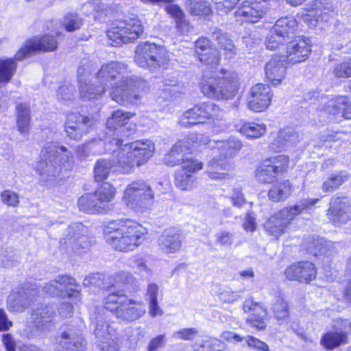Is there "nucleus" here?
Returning <instances> with one entry per match:
<instances>
[{
  "label": "nucleus",
  "instance_id": "4",
  "mask_svg": "<svg viewBox=\"0 0 351 351\" xmlns=\"http://www.w3.org/2000/svg\"><path fill=\"white\" fill-rule=\"evenodd\" d=\"M141 226L130 219L116 220L104 230L106 242L119 251L132 250L143 239Z\"/></svg>",
  "mask_w": 351,
  "mask_h": 351
},
{
  "label": "nucleus",
  "instance_id": "47",
  "mask_svg": "<svg viewBox=\"0 0 351 351\" xmlns=\"http://www.w3.org/2000/svg\"><path fill=\"white\" fill-rule=\"evenodd\" d=\"M278 173L267 160L261 165L256 171V176L259 182H271L275 179Z\"/></svg>",
  "mask_w": 351,
  "mask_h": 351
},
{
  "label": "nucleus",
  "instance_id": "1",
  "mask_svg": "<svg viewBox=\"0 0 351 351\" xmlns=\"http://www.w3.org/2000/svg\"><path fill=\"white\" fill-rule=\"evenodd\" d=\"M131 117L130 112L114 111L106 121L108 132L104 139L93 140L86 144L84 149L91 154H112L123 173L133 172L152 156L154 145L149 141L123 144V140L119 137L126 136L125 125Z\"/></svg>",
  "mask_w": 351,
  "mask_h": 351
},
{
  "label": "nucleus",
  "instance_id": "41",
  "mask_svg": "<svg viewBox=\"0 0 351 351\" xmlns=\"http://www.w3.org/2000/svg\"><path fill=\"white\" fill-rule=\"evenodd\" d=\"M229 167L226 161L213 158L207 167L206 173L208 177L213 180L225 179L227 174L223 172Z\"/></svg>",
  "mask_w": 351,
  "mask_h": 351
},
{
  "label": "nucleus",
  "instance_id": "11",
  "mask_svg": "<svg viewBox=\"0 0 351 351\" xmlns=\"http://www.w3.org/2000/svg\"><path fill=\"white\" fill-rule=\"evenodd\" d=\"M53 310L47 306H41L34 308L23 330L24 336L33 339L49 331L53 327Z\"/></svg>",
  "mask_w": 351,
  "mask_h": 351
},
{
  "label": "nucleus",
  "instance_id": "53",
  "mask_svg": "<svg viewBox=\"0 0 351 351\" xmlns=\"http://www.w3.org/2000/svg\"><path fill=\"white\" fill-rule=\"evenodd\" d=\"M62 23L68 32H73L80 28L83 19L76 13H69L63 18Z\"/></svg>",
  "mask_w": 351,
  "mask_h": 351
},
{
  "label": "nucleus",
  "instance_id": "22",
  "mask_svg": "<svg viewBox=\"0 0 351 351\" xmlns=\"http://www.w3.org/2000/svg\"><path fill=\"white\" fill-rule=\"evenodd\" d=\"M272 93L269 86L256 84L253 86L247 97L248 107L254 112H263L270 105Z\"/></svg>",
  "mask_w": 351,
  "mask_h": 351
},
{
  "label": "nucleus",
  "instance_id": "13",
  "mask_svg": "<svg viewBox=\"0 0 351 351\" xmlns=\"http://www.w3.org/2000/svg\"><path fill=\"white\" fill-rule=\"evenodd\" d=\"M222 110L211 101L195 105L185 111L180 118V125L190 128L193 125L204 123L207 119H218L222 117Z\"/></svg>",
  "mask_w": 351,
  "mask_h": 351
},
{
  "label": "nucleus",
  "instance_id": "25",
  "mask_svg": "<svg viewBox=\"0 0 351 351\" xmlns=\"http://www.w3.org/2000/svg\"><path fill=\"white\" fill-rule=\"evenodd\" d=\"M317 271L310 262H298L291 265L285 271V276L290 280L309 282L316 276Z\"/></svg>",
  "mask_w": 351,
  "mask_h": 351
},
{
  "label": "nucleus",
  "instance_id": "40",
  "mask_svg": "<svg viewBox=\"0 0 351 351\" xmlns=\"http://www.w3.org/2000/svg\"><path fill=\"white\" fill-rule=\"evenodd\" d=\"M291 193V185L289 180L274 184L268 193L269 198L278 202L287 199Z\"/></svg>",
  "mask_w": 351,
  "mask_h": 351
},
{
  "label": "nucleus",
  "instance_id": "43",
  "mask_svg": "<svg viewBox=\"0 0 351 351\" xmlns=\"http://www.w3.org/2000/svg\"><path fill=\"white\" fill-rule=\"evenodd\" d=\"M186 6L193 16H208L212 12L210 4L206 0H186Z\"/></svg>",
  "mask_w": 351,
  "mask_h": 351
},
{
  "label": "nucleus",
  "instance_id": "27",
  "mask_svg": "<svg viewBox=\"0 0 351 351\" xmlns=\"http://www.w3.org/2000/svg\"><path fill=\"white\" fill-rule=\"evenodd\" d=\"M285 58L275 56L272 58L265 66V76L269 82L274 86L280 84L285 78L287 69Z\"/></svg>",
  "mask_w": 351,
  "mask_h": 351
},
{
  "label": "nucleus",
  "instance_id": "51",
  "mask_svg": "<svg viewBox=\"0 0 351 351\" xmlns=\"http://www.w3.org/2000/svg\"><path fill=\"white\" fill-rule=\"evenodd\" d=\"M288 40H289L284 37L282 34L275 32L272 27L267 35L265 45L268 49L275 50L278 48L280 45H283L284 43H287Z\"/></svg>",
  "mask_w": 351,
  "mask_h": 351
},
{
  "label": "nucleus",
  "instance_id": "36",
  "mask_svg": "<svg viewBox=\"0 0 351 351\" xmlns=\"http://www.w3.org/2000/svg\"><path fill=\"white\" fill-rule=\"evenodd\" d=\"M346 330H334L326 333L322 340L321 344L327 350H332L347 343Z\"/></svg>",
  "mask_w": 351,
  "mask_h": 351
},
{
  "label": "nucleus",
  "instance_id": "54",
  "mask_svg": "<svg viewBox=\"0 0 351 351\" xmlns=\"http://www.w3.org/2000/svg\"><path fill=\"white\" fill-rule=\"evenodd\" d=\"M267 161L278 173L283 171L289 165V158L285 155H278L270 158Z\"/></svg>",
  "mask_w": 351,
  "mask_h": 351
},
{
  "label": "nucleus",
  "instance_id": "8",
  "mask_svg": "<svg viewBox=\"0 0 351 351\" xmlns=\"http://www.w3.org/2000/svg\"><path fill=\"white\" fill-rule=\"evenodd\" d=\"M318 201V198H308L284 208L265 223V230L269 234L278 238L295 216L304 213Z\"/></svg>",
  "mask_w": 351,
  "mask_h": 351
},
{
  "label": "nucleus",
  "instance_id": "29",
  "mask_svg": "<svg viewBox=\"0 0 351 351\" xmlns=\"http://www.w3.org/2000/svg\"><path fill=\"white\" fill-rule=\"evenodd\" d=\"M183 237L175 228L165 230L158 239V245L165 253H176L182 246Z\"/></svg>",
  "mask_w": 351,
  "mask_h": 351
},
{
  "label": "nucleus",
  "instance_id": "18",
  "mask_svg": "<svg viewBox=\"0 0 351 351\" xmlns=\"http://www.w3.org/2000/svg\"><path fill=\"white\" fill-rule=\"evenodd\" d=\"M202 162L192 159L186 160L182 168L177 170L175 173L174 183L176 187L182 191L191 190L195 184L196 176L195 173L202 169Z\"/></svg>",
  "mask_w": 351,
  "mask_h": 351
},
{
  "label": "nucleus",
  "instance_id": "34",
  "mask_svg": "<svg viewBox=\"0 0 351 351\" xmlns=\"http://www.w3.org/2000/svg\"><path fill=\"white\" fill-rule=\"evenodd\" d=\"M16 126L21 134H27L31 121L30 106L27 103L17 104L15 108Z\"/></svg>",
  "mask_w": 351,
  "mask_h": 351
},
{
  "label": "nucleus",
  "instance_id": "7",
  "mask_svg": "<svg viewBox=\"0 0 351 351\" xmlns=\"http://www.w3.org/2000/svg\"><path fill=\"white\" fill-rule=\"evenodd\" d=\"M221 76L204 79L202 90L207 97L213 99H232L239 89V75L233 71L221 70Z\"/></svg>",
  "mask_w": 351,
  "mask_h": 351
},
{
  "label": "nucleus",
  "instance_id": "16",
  "mask_svg": "<svg viewBox=\"0 0 351 351\" xmlns=\"http://www.w3.org/2000/svg\"><path fill=\"white\" fill-rule=\"evenodd\" d=\"M58 36H59V33H56V35L48 34L27 40L25 46L21 47L15 54L14 59L21 61L36 51L49 52L55 51L58 45Z\"/></svg>",
  "mask_w": 351,
  "mask_h": 351
},
{
  "label": "nucleus",
  "instance_id": "28",
  "mask_svg": "<svg viewBox=\"0 0 351 351\" xmlns=\"http://www.w3.org/2000/svg\"><path fill=\"white\" fill-rule=\"evenodd\" d=\"M265 12L266 7L264 4L254 1L240 6L234 14L237 21L254 23L264 16Z\"/></svg>",
  "mask_w": 351,
  "mask_h": 351
},
{
  "label": "nucleus",
  "instance_id": "12",
  "mask_svg": "<svg viewBox=\"0 0 351 351\" xmlns=\"http://www.w3.org/2000/svg\"><path fill=\"white\" fill-rule=\"evenodd\" d=\"M137 281L134 276L127 271H121L112 277H106L102 274L97 273L90 275L84 278L83 285L89 286L93 285L103 289H110L112 288H119L121 290L114 291V293L119 291L123 293L124 289H129L130 287H136Z\"/></svg>",
  "mask_w": 351,
  "mask_h": 351
},
{
  "label": "nucleus",
  "instance_id": "42",
  "mask_svg": "<svg viewBox=\"0 0 351 351\" xmlns=\"http://www.w3.org/2000/svg\"><path fill=\"white\" fill-rule=\"evenodd\" d=\"M242 143L234 137H230L225 141L219 143L218 148L223 158H230L234 157L242 148Z\"/></svg>",
  "mask_w": 351,
  "mask_h": 351
},
{
  "label": "nucleus",
  "instance_id": "26",
  "mask_svg": "<svg viewBox=\"0 0 351 351\" xmlns=\"http://www.w3.org/2000/svg\"><path fill=\"white\" fill-rule=\"evenodd\" d=\"M58 351H85L86 343L76 332L68 330L56 337Z\"/></svg>",
  "mask_w": 351,
  "mask_h": 351
},
{
  "label": "nucleus",
  "instance_id": "2",
  "mask_svg": "<svg viewBox=\"0 0 351 351\" xmlns=\"http://www.w3.org/2000/svg\"><path fill=\"white\" fill-rule=\"evenodd\" d=\"M97 75L101 86L106 89L112 86L110 97L119 104L136 105L147 92V82L137 76L130 75L127 66L121 62H110L104 64Z\"/></svg>",
  "mask_w": 351,
  "mask_h": 351
},
{
  "label": "nucleus",
  "instance_id": "3",
  "mask_svg": "<svg viewBox=\"0 0 351 351\" xmlns=\"http://www.w3.org/2000/svg\"><path fill=\"white\" fill-rule=\"evenodd\" d=\"M40 160L37 162L36 171L40 180L51 182L60 176L63 171L73 167V160L67 148L63 145L48 144L41 151Z\"/></svg>",
  "mask_w": 351,
  "mask_h": 351
},
{
  "label": "nucleus",
  "instance_id": "46",
  "mask_svg": "<svg viewBox=\"0 0 351 351\" xmlns=\"http://www.w3.org/2000/svg\"><path fill=\"white\" fill-rule=\"evenodd\" d=\"M16 63L12 58L0 60V83H8L14 74Z\"/></svg>",
  "mask_w": 351,
  "mask_h": 351
},
{
  "label": "nucleus",
  "instance_id": "52",
  "mask_svg": "<svg viewBox=\"0 0 351 351\" xmlns=\"http://www.w3.org/2000/svg\"><path fill=\"white\" fill-rule=\"evenodd\" d=\"M198 58L201 62L211 66L217 65L220 60L219 53L217 49H208V51L204 53L199 52Z\"/></svg>",
  "mask_w": 351,
  "mask_h": 351
},
{
  "label": "nucleus",
  "instance_id": "57",
  "mask_svg": "<svg viewBox=\"0 0 351 351\" xmlns=\"http://www.w3.org/2000/svg\"><path fill=\"white\" fill-rule=\"evenodd\" d=\"M216 5V9L221 12V14L228 13L239 0H213Z\"/></svg>",
  "mask_w": 351,
  "mask_h": 351
},
{
  "label": "nucleus",
  "instance_id": "15",
  "mask_svg": "<svg viewBox=\"0 0 351 351\" xmlns=\"http://www.w3.org/2000/svg\"><path fill=\"white\" fill-rule=\"evenodd\" d=\"M208 142L206 136L202 134H191L187 138H183L178 141L171 149L166 154L162 159L163 162L169 167H173L183 163L190 159L185 157V154L191 149V145H206Z\"/></svg>",
  "mask_w": 351,
  "mask_h": 351
},
{
  "label": "nucleus",
  "instance_id": "5",
  "mask_svg": "<svg viewBox=\"0 0 351 351\" xmlns=\"http://www.w3.org/2000/svg\"><path fill=\"white\" fill-rule=\"evenodd\" d=\"M170 60V53L166 48L155 43H142L135 50L134 62L152 72L167 69Z\"/></svg>",
  "mask_w": 351,
  "mask_h": 351
},
{
  "label": "nucleus",
  "instance_id": "58",
  "mask_svg": "<svg viewBox=\"0 0 351 351\" xmlns=\"http://www.w3.org/2000/svg\"><path fill=\"white\" fill-rule=\"evenodd\" d=\"M74 88L69 84L62 85L57 91V97L60 101H67L72 99Z\"/></svg>",
  "mask_w": 351,
  "mask_h": 351
},
{
  "label": "nucleus",
  "instance_id": "59",
  "mask_svg": "<svg viewBox=\"0 0 351 351\" xmlns=\"http://www.w3.org/2000/svg\"><path fill=\"white\" fill-rule=\"evenodd\" d=\"M2 202L10 206H16L19 203V197L17 194L12 191L5 190L1 193Z\"/></svg>",
  "mask_w": 351,
  "mask_h": 351
},
{
  "label": "nucleus",
  "instance_id": "63",
  "mask_svg": "<svg viewBox=\"0 0 351 351\" xmlns=\"http://www.w3.org/2000/svg\"><path fill=\"white\" fill-rule=\"evenodd\" d=\"M245 341L247 342L248 346H250V347H252V348H254L256 349H258L259 350H263V351H268L269 350V346L266 343H265L254 337L247 336L245 337Z\"/></svg>",
  "mask_w": 351,
  "mask_h": 351
},
{
  "label": "nucleus",
  "instance_id": "9",
  "mask_svg": "<svg viewBox=\"0 0 351 351\" xmlns=\"http://www.w3.org/2000/svg\"><path fill=\"white\" fill-rule=\"evenodd\" d=\"M90 319L99 349L101 351L117 350L118 337L114 323L110 322L100 312H95Z\"/></svg>",
  "mask_w": 351,
  "mask_h": 351
},
{
  "label": "nucleus",
  "instance_id": "44",
  "mask_svg": "<svg viewBox=\"0 0 351 351\" xmlns=\"http://www.w3.org/2000/svg\"><path fill=\"white\" fill-rule=\"evenodd\" d=\"M266 125L263 123L254 122L245 123L239 129V132L247 138H258L266 132Z\"/></svg>",
  "mask_w": 351,
  "mask_h": 351
},
{
  "label": "nucleus",
  "instance_id": "39",
  "mask_svg": "<svg viewBox=\"0 0 351 351\" xmlns=\"http://www.w3.org/2000/svg\"><path fill=\"white\" fill-rule=\"evenodd\" d=\"M113 169V163L110 160L99 159L95 163L94 167V179L97 182L106 180L109 177H113L116 169Z\"/></svg>",
  "mask_w": 351,
  "mask_h": 351
},
{
  "label": "nucleus",
  "instance_id": "60",
  "mask_svg": "<svg viewBox=\"0 0 351 351\" xmlns=\"http://www.w3.org/2000/svg\"><path fill=\"white\" fill-rule=\"evenodd\" d=\"M230 200L232 205L237 208H241L243 205H245L247 203L243 194L239 188H234L232 190Z\"/></svg>",
  "mask_w": 351,
  "mask_h": 351
},
{
  "label": "nucleus",
  "instance_id": "31",
  "mask_svg": "<svg viewBox=\"0 0 351 351\" xmlns=\"http://www.w3.org/2000/svg\"><path fill=\"white\" fill-rule=\"evenodd\" d=\"M58 288L60 289L58 296L69 299L78 300L80 298V285L76 283L75 279L69 276H57Z\"/></svg>",
  "mask_w": 351,
  "mask_h": 351
},
{
  "label": "nucleus",
  "instance_id": "10",
  "mask_svg": "<svg viewBox=\"0 0 351 351\" xmlns=\"http://www.w3.org/2000/svg\"><path fill=\"white\" fill-rule=\"evenodd\" d=\"M154 193L147 182L140 180L128 184L124 191L125 204L135 210L145 211L153 204Z\"/></svg>",
  "mask_w": 351,
  "mask_h": 351
},
{
  "label": "nucleus",
  "instance_id": "64",
  "mask_svg": "<svg viewBox=\"0 0 351 351\" xmlns=\"http://www.w3.org/2000/svg\"><path fill=\"white\" fill-rule=\"evenodd\" d=\"M2 343L5 346L6 351H16V343L11 334H3Z\"/></svg>",
  "mask_w": 351,
  "mask_h": 351
},
{
  "label": "nucleus",
  "instance_id": "24",
  "mask_svg": "<svg viewBox=\"0 0 351 351\" xmlns=\"http://www.w3.org/2000/svg\"><path fill=\"white\" fill-rule=\"evenodd\" d=\"M308 6V12L302 15L304 23L312 27H315L319 22L328 21L330 12H332L330 0H315Z\"/></svg>",
  "mask_w": 351,
  "mask_h": 351
},
{
  "label": "nucleus",
  "instance_id": "49",
  "mask_svg": "<svg viewBox=\"0 0 351 351\" xmlns=\"http://www.w3.org/2000/svg\"><path fill=\"white\" fill-rule=\"evenodd\" d=\"M332 106L334 108L333 113L341 114V116L347 119H351V103L348 104V99L345 97H338L335 101H331Z\"/></svg>",
  "mask_w": 351,
  "mask_h": 351
},
{
  "label": "nucleus",
  "instance_id": "38",
  "mask_svg": "<svg viewBox=\"0 0 351 351\" xmlns=\"http://www.w3.org/2000/svg\"><path fill=\"white\" fill-rule=\"evenodd\" d=\"M115 189L109 182L103 183L93 193L101 213L106 211L107 204L111 202L115 195Z\"/></svg>",
  "mask_w": 351,
  "mask_h": 351
},
{
  "label": "nucleus",
  "instance_id": "37",
  "mask_svg": "<svg viewBox=\"0 0 351 351\" xmlns=\"http://www.w3.org/2000/svg\"><path fill=\"white\" fill-rule=\"evenodd\" d=\"M275 32L282 34L287 39L294 38V32L297 28V21L293 16L279 19L273 27Z\"/></svg>",
  "mask_w": 351,
  "mask_h": 351
},
{
  "label": "nucleus",
  "instance_id": "62",
  "mask_svg": "<svg viewBox=\"0 0 351 351\" xmlns=\"http://www.w3.org/2000/svg\"><path fill=\"white\" fill-rule=\"evenodd\" d=\"M165 344V335H159L152 339L147 346V351H157L164 347Z\"/></svg>",
  "mask_w": 351,
  "mask_h": 351
},
{
  "label": "nucleus",
  "instance_id": "61",
  "mask_svg": "<svg viewBox=\"0 0 351 351\" xmlns=\"http://www.w3.org/2000/svg\"><path fill=\"white\" fill-rule=\"evenodd\" d=\"M215 237L217 243L222 246H230L233 243V234L228 231H221Z\"/></svg>",
  "mask_w": 351,
  "mask_h": 351
},
{
  "label": "nucleus",
  "instance_id": "20",
  "mask_svg": "<svg viewBox=\"0 0 351 351\" xmlns=\"http://www.w3.org/2000/svg\"><path fill=\"white\" fill-rule=\"evenodd\" d=\"M84 226L80 223H73L66 230L65 238L60 239V245L66 251L77 252L88 247V238L83 234Z\"/></svg>",
  "mask_w": 351,
  "mask_h": 351
},
{
  "label": "nucleus",
  "instance_id": "56",
  "mask_svg": "<svg viewBox=\"0 0 351 351\" xmlns=\"http://www.w3.org/2000/svg\"><path fill=\"white\" fill-rule=\"evenodd\" d=\"M334 75L337 77H351V58L335 66Z\"/></svg>",
  "mask_w": 351,
  "mask_h": 351
},
{
  "label": "nucleus",
  "instance_id": "35",
  "mask_svg": "<svg viewBox=\"0 0 351 351\" xmlns=\"http://www.w3.org/2000/svg\"><path fill=\"white\" fill-rule=\"evenodd\" d=\"M212 38L217 41L218 47L225 51L224 53L227 58H234L237 53V49L226 33L217 29L213 32Z\"/></svg>",
  "mask_w": 351,
  "mask_h": 351
},
{
  "label": "nucleus",
  "instance_id": "45",
  "mask_svg": "<svg viewBox=\"0 0 351 351\" xmlns=\"http://www.w3.org/2000/svg\"><path fill=\"white\" fill-rule=\"evenodd\" d=\"M78 206L85 213L91 214L101 213V207L98 206L93 193L86 194L80 197Z\"/></svg>",
  "mask_w": 351,
  "mask_h": 351
},
{
  "label": "nucleus",
  "instance_id": "50",
  "mask_svg": "<svg viewBox=\"0 0 351 351\" xmlns=\"http://www.w3.org/2000/svg\"><path fill=\"white\" fill-rule=\"evenodd\" d=\"M272 311L276 318L278 320L285 319L289 316L288 304L281 296H278L274 299Z\"/></svg>",
  "mask_w": 351,
  "mask_h": 351
},
{
  "label": "nucleus",
  "instance_id": "33",
  "mask_svg": "<svg viewBox=\"0 0 351 351\" xmlns=\"http://www.w3.org/2000/svg\"><path fill=\"white\" fill-rule=\"evenodd\" d=\"M84 69L80 68L77 71L79 77L80 93L81 97L84 100H93L97 99L101 96V95L106 92V89L104 86H95L94 84L90 83H86L83 81V73Z\"/></svg>",
  "mask_w": 351,
  "mask_h": 351
},
{
  "label": "nucleus",
  "instance_id": "17",
  "mask_svg": "<svg viewBox=\"0 0 351 351\" xmlns=\"http://www.w3.org/2000/svg\"><path fill=\"white\" fill-rule=\"evenodd\" d=\"M94 119L80 113H71L64 123V131L71 139L80 141L94 125Z\"/></svg>",
  "mask_w": 351,
  "mask_h": 351
},
{
  "label": "nucleus",
  "instance_id": "48",
  "mask_svg": "<svg viewBox=\"0 0 351 351\" xmlns=\"http://www.w3.org/2000/svg\"><path fill=\"white\" fill-rule=\"evenodd\" d=\"M348 178V174L346 171H341L337 175H332L322 184V190L324 192H332L337 189Z\"/></svg>",
  "mask_w": 351,
  "mask_h": 351
},
{
  "label": "nucleus",
  "instance_id": "55",
  "mask_svg": "<svg viewBox=\"0 0 351 351\" xmlns=\"http://www.w3.org/2000/svg\"><path fill=\"white\" fill-rule=\"evenodd\" d=\"M198 335V330L195 328H185L176 331L172 337L176 339H182L185 341L193 340Z\"/></svg>",
  "mask_w": 351,
  "mask_h": 351
},
{
  "label": "nucleus",
  "instance_id": "23",
  "mask_svg": "<svg viewBox=\"0 0 351 351\" xmlns=\"http://www.w3.org/2000/svg\"><path fill=\"white\" fill-rule=\"evenodd\" d=\"M308 6V12L302 15L304 23L312 27H315L319 22L328 21L330 12H332L330 0H315Z\"/></svg>",
  "mask_w": 351,
  "mask_h": 351
},
{
  "label": "nucleus",
  "instance_id": "32",
  "mask_svg": "<svg viewBox=\"0 0 351 351\" xmlns=\"http://www.w3.org/2000/svg\"><path fill=\"white\" fill-rule=\"evenodd\" d=\"M299 141V134L291 128L279 131L276 137L271 143L274 152H279L286 147L295 145Z\"/></svg>",
  "mask_w": 351,
  "mask_h": 351
},
{
  "label": "nucleus",
  "instance_id": "19",
  "mask_svg": "<svg viewBox=\"0 0 351 351\" xmlns=\"http://www.w3.org/2000/svg\"><path fill=\"white\" fill-rule=\"evenodd\" d=\"M308 40L300 36L289 40L285 48L286 54L282 56L292 64L305 60L311 51Z\"/></svg>",
  "mask_w": 351,
  "mask_h": 351
},
{
  "label": "nucleus",
  "instance_id": "21",
  "mask_svg": "<svg viewBox=\"0 0 351 351\" xmlns=\"http://www.w3.org/2000/svg\"><path fill=\"white\" fill-rule=\"evenodd\" d=\"M327 215L335 226H339L347 223L351 219L349 199L343 197H333L330 200Z\"/></svg>",
  "mask_w": 351,
  "mask_h": 351
},
{
  "label": "nucleus",
  "instance_id": "14",
  "mask_svg": "<svg viewBox=\"0 0 351 351\" xmlns=\"http://www.w3.org/2000/svg\"><path fill=\"white\" fill-rule=\"evenodd\" d=\"M143 32L141 21L136 19H130L111 27L106 34L112 41L110 45L117 47L137 39Z\"/></svg>",
  "mask_w": 351,
  "mask_h": 351
},
{
  "label": "nucleus",
  "instance_id": "6",
  "mask_svg": "<svg viewBox=\"0 0 351 351\" xmlns=\"http://www.w3.org/2000/svg\"><path fill=\"white\" fill-rule=\"evenodd\" d=\"M104 307L113 313L117 318L130 322L140 319L145 313L143 303L129 299L124 293L119 291L108 295Z\"/></svg>",
  "mask_w": 351,
  "mask_h": 351
},
{
  "label": "nucleus",
  "instance_id": "30",
  "mask_svg": "<svg viewBox=\"0 0 351 351\" xmlns=\"http://www.w3.org/2000/svg\"><path fill=\"white\" fill-rule=\"evenodd\" d=\"M33 302L31 291L23 289L19 292L11 293L7 299L8 308L13 313H22Z\"/></svg>",
  "mask_w": 351,
  "mask_h": 351
}]
</instances>
